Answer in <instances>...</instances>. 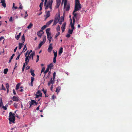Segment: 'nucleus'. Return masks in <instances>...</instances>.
Segmentation results:
<instances>
[{"mask_svg":"<svg viewBox=\"0 0 132 132\" xmlns=\"http://www.w3.org/2000/svg\"><path fill=\"white\" fill-rule=\"evenodd\" d=\"M47 0H45V2L44 3V6H45V10H47L48 8H50V11L52 10V4L53 0H50L48 1L47 2ZM42 2H41L39 5L40 7V11H41L42 9V6H43L44 0H41Z\"/></svg>","mask_w":132,"mask_h":132,"instance_id":"nucleus-1","label":"nucleus"},{"mask_svg":"<svg viewBox=\"0 0 132 132\" xmlns=\"http://www.w3.org/2000/svg\"><path fill=\"white\" fill-rule=\"evenodd\" d=\"M9 119L10 121V123H11V122L14 123L15 120V114L12 113V112H10L9 116Z\"/></svg>","mask_w":132,"mask_h":132,"instance_id":"nucleus-2","label":"nucleus"},{"mask_svg":"<svg viewBox=\"0 0 132 132\" xmlns=\"http://www.w3.org/2000/svg\"><path fill=\"white\" fill-rule=\"evenodd\" d=\"M64 2V9H65L66 11H68L70 9V5L69 3H67V0H65Z\"/></svg>","mask_w":132,"mask_h":132,"instance_id":"nucleus-3","label":"nucleus"},{"mask_svg":"<svg viewBox=\"0 0 132 132\" xmlns=\"http://www.w3.org/2000/svg\"><path fill=\"white\" fill-rule=\"evenodd\" d=\"M81 8V4L80 3H75V11H79L80 9Z\"/></svg>","mask_w":132,"mask_h":132,"instance_id":"nucleus-4","label":"nucleus"},{"mask_svg":"<svg viewBox=\"0 0 132 132\" xmlns=\"http://www.w3.org/2000/svg\"><path fill=\"white\" fill-rule=\"evenodd\" d=\"M43 41L41 42L38 45V47L40 48L41 46L43 45L45 42L46 40V37L45 36H43Z\"/></svg>","mask_w":132,"mask_h":132,"instance_id":"nucleus-5","label":"nucleus"},{"mask_svg":"<svg viewBox=\"0 0 132 132\" xmlns=\"http://www.w3.org/2000/svg\"><path fill=\"white\" fill-rule=\"evenodd\" d=\"M42 93L40 90H38L37 92L36 95V97H35L36 98H38L39 97H42Z\"/></svg>","mask_w":132,"mask_h":132,"instance_id":"nucleus-6","label":"nucleus"},{"mask_svg":"<svg viewBox=\"0 0 132 132\" xmlns=\"http://www.w3.org/2000/svg\"><path fill=\"white\" fill-rule=\"evenodd\" d=\"M44 34L43 31L42 30H40L39 31H38L37 32V35L40 38L42 37V35Z\"/></svg>","mask_w":132,"mask_h":132,"instance_id":"nucleus-7","label":"nucleus"},{"mask_svg":"<svg viewBox=\"0 0 132 132\" xmlns=\"http://www.w3.org/2000/svg\"><path fill=\"white\" fill-rule=\"evenodd\" d=\"M60 15L59 14H56V15L54 21L58 22L60 20Z\"/></svg>","mask_w":132,"mask_h":132,"instance_id":"nucleus-8","label":"nucleus"},{"mask_svg":"<svg viewBox=\"0 0 132 132\" xmlns=\"http://www.w3.org/2000/svg\"><path fill=\"white\" fill-rule=\"evenodd\" d=\"M73 23H72V20H71V21L70 23V25H71V27L72 29H74L75 28L74 27V23L75 22V20L74 18H73Z\"/></svg>","mask_w":132,"mask_h":132,"instance_id":"nucleus-9","label":"nucleus"},{"mask_svg":"<svg viewBox=\"0 0 132 132\" xmlns=\"http://www.w3.org/2000/svg\"><path fill=\"white\" fill-rule=\"evenodd\" d=\"M37 104V103L36 101L34 100H31V101L30 102V108L31 105H36Z\"/></svg>","mask_w":132,"mask_h":132,"instance_id":"nucleus-10","label":"nucleus"},{"mask_svg":"<svg viewBox=\"0 0 132 132\" xmlns=\"http://www.w3.org/2000/svg\"><path fill=\"white\" fill-rule=\"evenodd\" d=\"M53 49V47L52 46V44H50L49 46V47L48 49V52H51Z\"/></svg>","mask_w":132,"mask_h":132,"instance_id":"nucleus-11","label":"nucleus"},{"mask_svg":"<svg viewBox=\"0 0 132 132\" xmlns=\"http://www.w3.org/2000/svg\"><path fill=\"white\" fill-rule=\"evenodd\" d=\"M61 0H56V8H57L60 5Z\"/></svg>","mask_w":132,"mask_h":132,"instance_id":"nucleus-12","label":"nucleus"},{"mask_svg":"<svg viewBox=\"0 0 132 132\" xmlns=\"http://www.w3.org/2000/svg\"><path fill=\"white\" fill-rule=\"evenodd\" d=\"M1 3L2 4V5L4 8H5L6 7V4L5 3V1L4 0H2L1 1Z\"/></svg>","mask_w":132,"mask_h":132,"instance_id":"nucleus-13","label":"nucleus"},{"mask_svg":"<svg viewBox=\"0 0 132 132\" xmlns=\"http://www.w3.org/2000/svg\"><path fill=\"white\" fill-rule=\"evenodd\" d=\"M35 55V52H32L30 54L29 57V59H31L32 60L33 59V56Z\"/></svg>","mask_w":132,"mask_h":132,"instance_id":"nucleus-14","label":"nucleus"},{"mask_svg":"<svg viewBox=\"0 0 132 132\" xmlns=\"http://www.w3.org/2000/svg\"><path fill=\"white\" fill-rule=\"evenodd\" d=\"M55 80H53L52 79V78H51V80L50 81L48 82V85L49 86H50L51 84H52V85L54 84V83Z\"/></svg>","mask_w":132,"mask_h":132,"instance_id":"nucleus-15","label":"nucleus"},{"mask_svg":"<svg viewBox=\"0 0 132 132\" xmlns=\"http://www.w3.org/2000/svg\"><path fill=\"white\" fill-rule=\"evenodd\" d=\"M50 11H45V13H46V15L45 16H46V18L49 17L50 16Z\"/></svg>","mask_w":132,"mask_h":132,"instance_id":"nucleus-16","label":"nucleus"},{"mask_svg":"<svg viewBox=\"0 0 132 132\" xmlns=\"http://www.w3.org/2000/svg\"><path fill=\"white\" fill-rule=\"evenodd\" d=\"M25 56L26 57V58H25V63L26 64H27V62L28 61V62L29 61V55H28V56L27 55H25Z\"/></svg>","mask_w":132,"mask_h":132,"instance_id":"nucleus-17","label":"nucleus"},{"mask_svg":"<svg viewBox=\"0 0 132 132\" xmlns=\"http://www.w3.org/2000/svg\"><path fill=\"white\" fill-rule=\"evenodd\" d=\"M12 100L13 101H18L19 100L18 98L15 96H13Z\"/></svg>","mask_w":132,"mask_h":132,"instance_id":"nucleus-18","label":"nucleus"},{"mask_svg":"<svg viewBox=\"0 0 132 132\" xmlns=\"http://www.w3.org/2000/svg\"><path fill=\"white\" fill-rule=\"evenodd\" d=\"M53 20H50L46 23V25L47 26V27L52 22H53Z\"/></svg>","mask_w":132,"mask_h":132,"instance_id":"nucleus-19","label":"nucleus"},{"mask_svg":"<svg viewBox=\"0 0 132 132\" xmlns=\"http://www.w3.org/2000/svg\"><path fill=\"white\" fill-rule=\"evenodd\" d=\"M63 48L62 47L60 48L59 51V54L60 55L63 52Z\"/></svg>","mask_w":132,"mask_h":132,"instance_id":"nucleus-20","label":"nucleus"},{"mask_svg":"<svg viewBox=\"0 0 132 132\" xmlns=\"http://www.w3.org/2000/svg\"><path fill=\"white\" fill-rule=\"evenodd\" d=\"M34 70H32V69H31L30 70V73L31 75L32 76V77H34L35 74L34 73Z\"/></svg>","mask_w":132,"mask_h":132,"instance_id":"nucleus-21","label":"nucleus"},{"mask_svg":"<svg viewBox=\"0 0 132 132\" xmlns=\"http://www.w3.org/2000/svg\"><path fill=\"white\" fill-rule=\"evenodd\" d=\"M34 77H31V82L30 85L31 86H33V82L34 80Z\"/></svg>","mask_w":132,"mask_h":132,"instance_id":"nucleus-22","label":"nucleus"},{"mask_svg":"<svg viewBox=\"0 0 132 132\" xmlns=\"http://www.w3.org/2000/svg\"><path fill=\"white\" fill-rule=\"evenodd\" d=\"M61 87L60 86H59L56 88V92L57 93H59L61 89Z\"/></svg>","mask_w":132,"mask_h":132,"instance_id":"nucleus-23","label":"nucleus"},{"mask_svg":"<svg viewBox=\"0 0 132 132\" xmlns=\"http://www.w3.org/2000/svg\"><path fill=\"white\" fill-rule=\"evenodd\" d=\"M21 33L20 32L19 33V34L17 35H16L15 36V38H16L17 40H18L19 38L20 37Z\"/></svg>","mask_w":132,"mask_h":132,"instance_id":"nucleus-24","label":"nucleus"},{"mask_svg":"<svg viewBox=\"0 0 132 132\" xmlns=\"http://www.w3.org/2000/svg\"><path fill=\"white\" fill-rule=\"evenodd\" d=\"M19 48L20 50L21 48L22 47L23 45V43H19Z\"/></svg>","mask_w":132,"mask_h":132,"instance_id":"nucleus-25","label":"nucleus"},{"mask_svg":"<svg viewBox=\"0 0 132 132\" xmlns=\"http://www.w3.org/2000/svg\"><path fill=\"white\" fill-rule=\"evenodd\" d=\"M50 29L48 28L46 30V32L47 34V35H48V34H50L51 33L50 32Z\"/></svg>","mask_w":132,"mask_h":132,"instance_id":"nucleus-26","label":"nucleus"},{"mask_svg":"<svg viewBox=\"0 0 132 132\" xmlns=\"http://www.w3.org/2000/svg\"><path fill=\"white\" fill-rule=\"evenodd\" d=\"M74 29H72L71 30L70 29H69L68 30V33L69 34H72V32L73 31V30Z\"/></svg>","mask_w":132,"mask_h":132,"instance_id":"nucleus-27","label":"nucleus"},{"mask_svg":"<svg viewBox=\"0 0 132 132\" xmlns=\"http://www.w3.org/2000/svg\"><path fill=\"white\" fill-rule=\"evenodd\" d=\"M53 64L52 63H51L49 65H48L47 68H48L49 69V68H50V69H51L53 67Z\"/></svg>","mask_w":132,"mask_h":132,"instance_id":"nucleus-28","label":"nucleus"},{"mask_svg":"<svg viewBox=\"0 0 132 132\" xmlns=\"http://www.w3.org/2000/svg\"><path fill=\"white\" fill-rule=\"evenodd\" d=\"M66 23L65 22L62 25L61 29H64L65 28V26Z\"/></svg>","mask_w":132,"mask_h":132,"instance_id":"nucleus-29","label":"nucleus"},{"mask_svg":"<svg viewBox=\"0 0 132 132\" xmlns=\"http://www.w3.org/2000/svg\"><path fill=\"white\" fill-rule=\"evenodd\" d=\"M32 26L33 24L31 23H30L29 25L27 27V28L29 29H30Z\"/></svg>","mask_w":132,"mask_h":132,"instance_id":"nucleus-30","label":"nucleus"},{"mask_svg":"<svg viewBox=\"0 0 132 132\" xmlns=\"http://www.w3.org/2000/svg\"><path fill=\"white\" fill-rule=\"evenodd\" d=\"M76 11H75V10H74L73 12V15L74 16L73 17V18H74V17H76L77 15V13H75V12H76Z\"/></svg>","mask_w":132,"mask_h":132,"instance_id":"nucleus-31","label":"nucleus"},{"mask_svg":"<svg viewBox=\"0 0 132 132\" xmlns=\"http://www.w3.org/2000/svg\"><path fill=\"white\" fill-rule=\"evenodd\" d=\"M21 39L23 43L25 41V39L24 35H22V37Z\"/></svg>","mask_w":132,"mask_h":132,"instance_id":"nucleus-32","label":"nucleus"},{"mask_svg":"<svg viewBox=\"0 0 132 132\" xmlns=\"http://www.w3.org/2000/svg\"><path fill=\"white\" fill-rule=\"evenodd\" d=\"M20 83L16 85V88L15 89L16 90L18 89L19 88V87L20 86Z\"/></svg>","mask_w":132,"mask_h":132,"instance_id":"nucleus-33","label":"nucleus"},{"mask_svg":"<svg viewBox=\"0 0 132 132\" xmlns=\"http://www.w3.org/2000/svg\"><path fill=\"white\" fill-rule=\"evenodd\" d=\"M47 36L48 39L52 38V37L51 36V34H48V35H47Z\"/></svg>","mask_w":132,"mask_h":132,"instance_id":"nucleus-34","label":"nucleus"},{"mask_svg":"<svg viewBox=\"0 0 132 132\" xmlns=\"http://www.w3.org/2000/svg\"><path fill=\"white\" fill-rule=\"evenodd\" d=\"M8 71V69H5L4 70V73L5 74H6L7 73V72Z\"/></svg>","mask_w":132,"mask_h":132,"instance_id":"nucleus-35","label":"nucleus"},{"mask_svg":"<svg viewBox=\"0 0 132 132\" xmlns=\"http://www.w3.org/2000/svg\"><path fill=\"white\" fill-rule=\"evenodd\" d=\"M53 52L54 53V57L56 58L57 55V53L56 52H55L54 51H53Z\"/></svg>","mask_w":132,"mask_h":132,"instance_id":"nucleus-36","label":"nucleus"},{"mask_svg":"<svg viewBox=\"0 0 132 132\" xmlns=\"http://www.w3.org/2000/svg\"><path fill=\"white\" fill-rule=\"evenodd\" d=\"M5 86H6V87L7 89H9V84L8 83H5Z\"/></svg>","mask_w":132,"mask_h":132,"instance_id":"nucleus-37","label":"nucleus"},{"mask_svg":"<svg viewBox=\"0 0 132 132\" xmlns=\"http://www.w3.org/2000/svg\"><path fill=\"white\" fill-rule=\"evenodd\" d=\"M47 27V26L46 25H45L44 26H43L42 27L41 29L42 30H44Z\"/></svg>","mask_w":132,"mask_h":132,"instance_id":"nucleus-38","label":"nucleus"},{"mask_svg":"<svg viewBox=\"0 0 132 132\" xmlns=\"http://www.w3.org/2000/svg\"><path fill=\"white\" fill-rule=\"evenodd\" d=\"M60 29L59 25H58L56 27V31H58L60 30Z\"/></svg>","mask_w":132,"mask_h":132,"instance_id":"nucleus-39","label":"nucleus"},{"mask_svg":"<svg viewBox=\"0 0 132 132\" xmlns=\"http://www.w3.org/2000/svg\"><path fill=\"white\" fill-rule=\"evenodd\" d=\"M49 69L47 68L46 70L44 72V73L46 74L49 71Z\"/></svg>","mask_w":132,"mask_h":132,"instance_id":"nucleus-40","label":"nucleus"},{"mask_svg":"<svg viewBox=\"0 0 132 132\" xmlns=\"http://www.w3.org/2000/svg\"><path fill=\"white\" fill-rule=\"evenodd\" d=\"M3 105V103L2 102V99H1L0 100V108Z\"/></svg>","mask_w":132,"mask_h":132,"instance_id":"nucleus-41","label":"nucleus"},{"mask_svg":"<svg viewBox=\"0 0 132 132\" xmlns=\"http://www.w3.org/2000/svg\"><path fill=\"white\" fill-rule=\"evenodd\" d=\"M60 32H58L55 35V37H57L58 36L60 35Z\"/></svg>","mask_w":132,"mask_h":132,"instance_id":"nucleus-42","label":"nucleus"},{"mask_svg":"<svg viewBox=\"0 0 132 132\" xmlns=\"http://www.w3.org/2000/svg\"><path fill=\"white\" fill-rule=\"evenodd\" d=\"M1 88L3 90H6L5 88L4 87V86L3 84H2V87Z\"/></svg>","mask_w":132,"mask_h":132,"instance_id":"nucleus-43","label":"nucleus"},{"mask_svg":"<svg viewBox=\"0 0 132 132\" xmlns=\"http://www.w3.org/2000/svg\"><path fill=\"white\" fill-rule=\"evenodd\" d=\"M28 16V14H27V11H26L25 12V16H24V18H26Z\"/></svg>","mask_w":132,"mask_h":132,"instance_id":"nucleus-44","label":"nucleus"},{"mask_svg":"<svg viewBox=\"0 0 132 132\" xmlns=\"http://www.w3.org/2000/svg\"><path fill=\"white\" fill-rule=\"evenodd\" d=\"M60 21H61V22H63L64 21V18L63 17H61L60 19Z\"/></svg>","mask_w":132,"mask_h":132,"instance_id":"nucleus-45","label":"nucleus"},{"mask_svg":"<svg viewBox=\"0 0 132 132\" xmlns=\"http://www.w3.org/2000/svg\"><path fill=\"white\" fill-rule=\"evenodd\" d=\"M58 22L54 21V22H53V26H54V25H56V24H57V23Z\"/></svg>","mask_w":132,"mask_h":132,"instance_id":"nucleus-46","label":"nucleus"},{"mask_svg":"<svg viewBox=\"0 0 132 132\" xmlns=\"http://www.w3.org/2000/svg\"><path fill=\"white\" fill-rule=\"evenodd\" d=\"M42 91H43V92L44 93V94H45L46 93V90H45V89L43 88L42 89Z\"/></svg>","mask_w":132,"mask_h":132,"instance_id":"nucleus-47","label":"nucleus"},{"mask_svg":"<svg viewBox=\"0 0 132 132\" xmlns=\"http://www.w3.org/2000/svg\"><path fill=\"white\" fill-rule=\"evenodd\" d=\"M2 108L4 110H6L7 109V107L6 106H3L2 107Z\"/></svg>","mask_w":132,"mask_h":132,"instance_id":"nucleus-48","label":"nucleus"},{"mask_svg":"<svg viewBox=\"0 0 132 132\" xmlns=\"http://www.w3.org/2000/svg\"><path fill=\"white\" fill-rule=\"evenodd\" d=\"M25 67V64H24V63L23 65V67L22 68V71L23 72L24 71V70Z\"/></svg>","mask_w":132,"mask_h":132,"instance_id":"nucleus-49","label":"nucleus"},{"mask_svg":"<svg viewBox=\"0 0 132 132\" xmlns=\"http://www.w3.org/2000/svg\"><path fill=\"white\" fill-rule=\"evenodd\" d=\"M14 106L16 108H17L18 106L17 104L16 103H14Z\"/></svg>","mask_w":132,"mask_h":132,"instance_id":"nucleus-50","label":"nucleus"},{"mask_svg":"<svg viewBox=\"0 0 132 132\" xmlns=\"http://www.w3.org/2000/svg\"><path fill=\"white\" fill-rule=\"evenodd\" d=\"M21 54V53H20L17 56V57L16 58V60H18L19 59V57H20V56Z\"/></svg>","mask_w":132,"mask_h":132,"instance_id":"nucleus-51","label":"nucleus"},{"mask_svg":"<svg viewBox=\"0 0 132 132\" xmlns=\"http://www.w3.org/2000/svg\"><path fill=\"white\" fill-rule=\"evenodd\" d=\"M16 128H12L11 130H14V132H17V131L16 130H15V129Z\"/></svg>","mask_w":132,"mask_h":132,"instance_id":"nucleus-52","label":"nucleus"},{"mask_svg":"<svg viewBox=\"0 0 132 132\" xmlns=\"http://www.w3.org/2000/svg\"><path fill=\"white\" fill-rule=\"evenodd\" d=\"M56 57H53V62L54 63H55L56 61Z\"/></svg>","mask_w":132,"mask_h":132,"instance_id":"nucleus-53","label":"nucleus"},{"mask_svg":"<svg viewBox=\"0 0 132 132\" xmlns=\"http://www.w3.org/2000/svg\"><path fill=\"white\" fill-rule=\"evenodd\" d=\"M45 70V68H44V67L42 69V70H41V72L42 73L43 72H44L45 71H44Z\"/></svg>","mask_w":132,"mask_h":132,"instance_id":"nucleus-54","label":"nucleus"},{"mask_svg":"<svg viewBox=\"0 0 132 132\" xmlns=\"http://www.w3.org/2000/svg\"><path fill=\"white\" fill-rule=\"evenodd\" d=\"M71 34H68L66 36V37H68V38H69V37H70V35Z\"/></svg>","mask_w":132,"mask_h":132,"instance_id":"nucleus-55","label":"nucleus"},{"mask_svg":"<svg viewBox=\"0 0 132 132\" xmlns=\"http://www.w3.org/2000/svg\"><path fill=\"white\" fill-rule=\"evenodd\" d=\"M4 38L3 37H1L0 38V40H1L2 39H4L3 41H4Z\"/></svg>","mask_w":132,"mask_h":132,"instance_id":"nucleus-56","label":"nucleus"},{"mask_svg":"<svg viewBox=\"0 0 132 132\" xmlns=\"http://www.w3.org/2000/svg\"><path fill=\"white\" fill-rule=\"evenodd\" d=\"M24 49H23V51H22V52L21 53H21V54L22 53L24 52H25V51L27 50V48H26V49L25 50H24Z\"/></svg>","mask_w":132,"mask_h":132,"instance_id":"nucleus-57","label":"nucleus"},{"mask_svg":"<svg viewBox=\"0 0 132 132\" xmlns=\"http://www.w3.org/2000/svg\"><path fill=\"white\" fill-rule=\"evenodd\" d=\"M23 7L21 5H20V6L18 7L19 9H21Z\"/></svg>","mask_w":132,"mask_h":132,"instance_id":"nucleus-58","label":"nucleus"},{"mask_svg":"<svg viewBox=\"0 0 132 132\" xmlns=\"http://www.w3.org/2000/svg\"><path fill=\"white\" fill-rule=\"evenodd\" d=\"M13 91L14 95H15L16 94V92L15 90L14 89H13Z\"/></svg>","mask_w":132,"mask_h":132,"instance_id":"nucleus-59","label":"nucleus"},{"mask_svg":"<svg viewBox=\"0 0 132 132\" xmlns=\"http://www.w3.org/2000/svg\"><path fill=\"white\" fill-rule=\"evenodd\" d=\"M12 21V17H11L10 18L9 21Z\"/></svg>","mask_w":132,"mask_h":132,"instance_id":"nucleus-60","label":"nucleus"},{"mask_svg":"<svg viewBox=\"0 0 132 132\" xmlns=\"http://www.w3.org/2000/svg\"><path fill=\"white\" fill-rule=\"evenodd\" d=\"M75 0V3H79V0Z\"/></svg>","mask_w":132,"mask_h":132,"instance_id":"nucleus-61","label":"nucleus"},{"mask_svg":"<svg viewBox=\"0 0 132 132\" xmlns=\"http://www.w3.org/2000/svg\"><path fill=\"white\" fill-rule=\"evenodd\" d=\"M17 46L14 49V52H15L17 49Z\"/></svg>","mask_w":132,"mask_h":132,"instance_id":"nucleus-62","label":"nucleus"},{"mask_svg":"<svg viewBox=\"0 0 132 132\" xmlns=\"http://www.w3.org/2000/svg\"><path fill=\"white\" fill-rule=\"evenodd\" d=\"M55 97V96H54V95H53L52 97V99L53 100H54Z\"/></svg>","mask_w":132,"mask_h":132,"instance_id":"nucleus-63","label":"nucleus"},{"mask_svg":"<svg viewBox=\"0 0 132 132\" xmlns=\"http://www.w3.org/2000/svg\"><path fill=\"white\" fill-rule=\"evenodd\" d=\"M29 50L25 54V55H27V54L28 55V53H29Z\"/></svg>","mask_w":132,"mask_h":132,"instance_id":"nucleus-64","label":"nucleus"}]
</instances>
